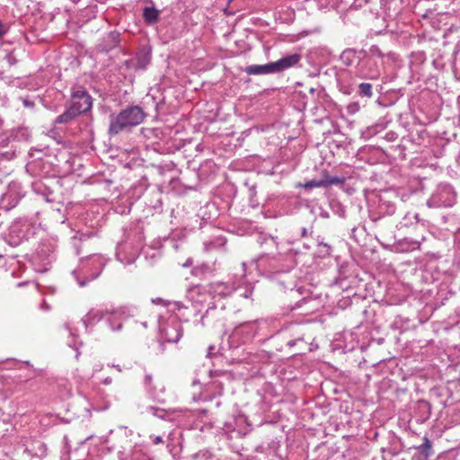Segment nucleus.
<instances>
[{"label":"nucleus","mask_w":460,"mask_h":460,"mask_svg":"<svg viewBox=\"0 0 460 460\" xmlns=\"http://www.w3.org/2000/svg\"><path fill=\"white\" fill-rule=\"evenodd\" d=\"M104 261L100 255H89L82 260L78 270L72 271L80 287H85L88 282L96 279L102 271Z\"/></svg>","instance_id":"2"},{"label":"nucleus","mask_w":460,"mask_h":460,"mask_svg":"<svg viewBox=\"0 0 460 460\" xmlns=\"http://www.w3.org/2000/svg\"><path fill=\"white\" fill-rule=\"evenodd\" d=\"M362 61H367V64L362 66V71L369 72V71H376L377 73V77L379 76V70L377 69V66L376 63L367 56V52L365 51V56H362Z\"/></svg>","instance_id":"28"},{"label":"nucleus","mask_w":460,"mask_h":460,"mask_svg":"<svg viewBox=\"0 0 460 460\" xmlns=\"http://www.w3.org/2000/svg\"><path fill=\"white\" fill-rule=\"evenodd\" d=\"M212 305L208 306V309L206 311V314L208 312L209 309H214L216 308V305H215V302L211 303Z\"/></svg>","instance_id":"49"},{"label":"nucleus","mask_w":460,"mask_h":460,"mask_svg":"<svg viewBox=\"0 0 460 460\" xmlns=\"http://www.w3.org/2000/svg\"><path fill=\"white\" fill-rule=\"evenodd\" d=\"M316 242L318 256L322 258L330 256L332 253V246L329 243L320 240L319 236L317 237Z\"/></svg>","instance_id":"25"},{"label":"nucleus","mask_w":460,"mask_h":460,"mask_svg":"<svg viewBox=\"0 0 460 460\" xmlns=\"http://www.w3.org/2000/svg\"><path fill=\"white\" fill-rule=\"evenodd\" d=\"M215 349V347L214 346H209L208 347V355L210 356L212 354V351Z\"/></svg>","instance_id":"48"},{"label":"nucleus","mask_w":460,"mask_h":460,"mask_svg":"<svg viewBox=\"0 0 460 460\" xmlns=\"http://www.w3.org/2000/svg\"><path fill=\"white\" fill-rule=\"evenodd\" d=\"M52 252V248L49 243H40L37 249V255L41 261L49 260Z\"/></svg>","instance_id":"26"},{"label":"nucleus","mask_w":460,"mask_h":460,"mask_svg":"<svg viewBox=\"0 0 460 460\" xmlns=\"http://www.w3.org/2000/svg\"><path fill=\"white\" fill-rule=\"evenodd\" d=\"M151 101H152V103L154 104L155 106V113L157 114L158 113V110H159V107H160V103L159 102H156L155 100V97L151 96L150 97Z\"/></svg>","instance_id":"39"},{"label":"nucleus","mask_w":460,"mask_h":460,"mask_svg":"<svg viewBox=\"0 0 460 460\" xmlns=\"http://www.w3.org/2000/svg\"><path fill=\"white\" fill-rule=\"evenodd\" d=\"M312 233H313L312 226L309 228H307V227L300 228V236L301 237H307V236L311 235Z\"/></svg>","instance_id":"34"},{"label":"nucleus","mask_w":460,"mask_h":460,"mask_svg":"<svg viewBox=\"0 0 460 460\" xmlns=\"http://www.w3.org/2000/svg\"><path fill=\"white\" fill-rule=\"evenodd\" d=\"M3 224V222H0V226Z\"/></svg>","instance_id":"55"},{"label":"nucleus","mask_w":460,"mask_h":460,"mask_svg":"<svg viewBox=\"0 0 460 460\" xmlns=\"http://www.w3.org/2000/svg\"><path fill=\"white\" fill-rule=\"evenodd\" d=\"M111 383H112V378L110 377V376L104 378L103 381H102V384H104V385H110Z\"/></svg>","instance_id":"43"},{"label":"nucleus","mask_w":460,"mask_h":460,"mask_svg":"<svg viewBox=\"0 0 460 460\" xmlns=\"http://www.w3.org/2000/svg\"><path fill=\"white\" fill-rule=\"evenodd\" d=\"M357 94L362 99H370L373 96V85L370 83L359 84Z\"/></svg>","instance_id":"23"},{"label":"nucleus","mask_w":460,"mask_h":460,"mask_svg":"<svg viewBox=\"0 0 460 460\" xmlns=\"http://www.w3.org/2000/svg\"><path fill=\"white\" fill-rule=\"evenodd\" d=\"M187 297L193 303L202 305L211 298L210 286L193 285L187 291Z\"/></svg>","instance_id":"9"},{"label":"nucleus","mask_w":460,"mask_h":460,"mask_svg":"<svg viewBox=\"0 0 460 460\" xmlns=\"http://www.w3.org/2000/svg\"><path fill=\"white\" fill-rule=\"evenodd\" d=\"M147 113L138 105H128L117 114H111L108 134L111 137L129 131L132 128L142 124Z\"/></svg>","instance_id":"1"},{"label":"nucleus","mask_w":460,"mask_h":460,"mask_svg":"<svg viewBox=\"0 0 460 460\" xmlns=\"http://www.w3.org/2000/svg\"><path fill=\"white\" fill-rule=\"evenodd\" d=\"M456 200V193L449 184H439L427 200L429 208L452 207Z\"/></svg>","instance_id":"4"},{"label":"nucleus","mask_w":460,"mask_h":460,"mask_svg":"<svg viewBox=\"0 0 460 460\" xmlns=\"http://www.w3.org/2000/svg\"><path fill=\"white\" fill-rule=\"evenodd\" d=\"M379 217L391 216L395 210V203L387 195L381 196L376 207Z\"/></svg>","instance_id":"18"},{"label":"nucleus","mask_w":460,"mask_h":460,"mask_svg":"<svg viewBox=\"0 0 460 460\" xmlns=\"http://www.w3.org/2000/svg\"><path fill=\"white\" fill-rule=\"evenodd\" d=\"M302 55L300 53H293L284 56L280 59L274 61L277 74L282 73L289 68L295 67L300 64Z\"/></svg>","instance_id":"12"},{"label":"nucleus","mask_w":460,"mask_h":460,"mask_svg":"<svg viewBox=\"0 0 460 460\" xmlns=\"http://www.w3.org/2000/svg\"><path fill=\"white\" fill-rule=\"evenodd\" d=\"M190 264H191V261H190V260H188V261H186V263L184 264V266H189V265H190Z\"/></svg>","instance_id":"50"},{"label":"nucleus","mask_w":460,"mask_h":460,"mask_svg":"<svg viewBox=\"0 0 460 460\" xmlns=\"http://www.w3.org/2000/svg\"><path fill=\"white\" fill-rule=\"evenodd\" d=\"M41 164V161H35L33 162L32 164H31L29 166L30 167H32V166H38Z\"/></svg>","instance_id":"46"},{"label":"nucleus","mask_w":460,"mask_h":460,"mask_svg":"<svg viewBox=\"0 0 460 460\" xmlns=\"http://www.w3.org/2000/svg\"><path fill=\"white\" fill-rule=\"evenodd\" d=\"M5 58L7 59L10 65H13L16 62L15 58L10 53L6 55Z\"/></svg>","instance_id":"38"},{"label":"nucleus","mask_w":460,"mask_h":460,"mask_svg":"<svg viewBox=\"0 0 460 460\" xmlns=\"http://www.w3.org/2000/svg\"><path fill=\"white\" fill-rule=\"evenodd\" d=\"M369 52L373 55V56H376L378 58H382L384 56L383 52L381 51V49H379L378 46L376 45H373L371 46V48L369 49Z\"/></svg>","instance_id":"33"},{"label":"nucleus","mask_w":460,"mask_h":460,"mask_svg":"<svg viewBox=\"0 0 460 460\" xmlns=\"http://www.w3.org/2000/svg\"><path fill=\"white\" fill-rule=\"evenodd\" d=\"M73 3H77L79 0H71Z\"/></svg>","instance_id":"53"},{"label":"nucleus","mask_w":460,"mask_h":460,"mask_svg":"<svg viewBox=\"0 0 460 460\" xmlns=\"http://www.w3.org/2000/svg\"><path fill=\"white\" fill-rule=\"evenodd\" d=\"M307 302V298L304 297L302 298L300 301H298L295 306L292 307V310L295 309V308H298V307H301L302 304L304 303H306Z\"/></svg>","instance_id":"41"},{"label":"nucleus","mask_w":460,"mask_h":460,"mask_svg":"<svg viewBox=\"0 0 460 460\" xmlns=\"http://www.w3.org/2000/svg\"><path fill=\"white\" fill-rule=\"evenodd\" d=\"M152 58V51L149 46H142L136 54V58L132 62H134V66L137 69H146L149 65Z\"/></svg>","instance_id":"16"},{"label":"nucleus","mask_w":460,"mask_h":460,"mask_svg":"<svg viewBox=\"0 0 460 460\" xmlns=\"http://www.w3.org/2000/svg\"><path fill=\"white\" fill-rule=\"evenodd\" d=\"M150 439L154 445H159V444H163L164 442V438L161 436L151 435Z\"/></svg>","instance_id":"35"},{"label":"nucleus","mask_w":460,"mask_h":460,"mask_svg":"<svg viewBox=\"0 0 460 460\" xmlns=\"http://www.w3.org/2000/svg\"><path fill=\"white\" fill-rule=\"evenodd\" d=\"M217 407H219L221 405V402L220 401H217V403H216Z\"/></svg>","instance_id":"51"},{"label":"nucleus","mask_w":460,"mask_h":460,"mask_svg":"<svg viewBox=\"0 0 460 460\" xmlns=\"http://www.w3.org/2000/svg\"><path fill=\"white\" fill-rule=\"evenodd\" d=\"M22 103H23L24 107L29 108V109H32L35 106V102L32 100H30L28 98L22 99Z\"/></svg>","instance_id":"36"},{"label":"nucleus","mask_w":460,"mask_h":460,"mask_svg":"<svg viewBox=\"0 0 460 460\" xmlns=\"http://www.w3.org/2000/svg\"><path fill=\"white\" fill-rule=\"evenodd\" d=\"M10 30V25L0 20V39H2Z\"/></svg>","instance_id":"31"},{"label":"nucleus","mask_w":460,"mask_h":460,"mask_svg":"<svg viewBox=\"0 0 460 460\" xmlns=\"http://www.w3.org/2000/svg\"><path fill=\"white\" fill-rule=\"evenodd\" d=\"M389 3L390 0H355L351 8L363 9L364 13L377 17L385 13Z\"/></svg>","instance_id":"6"},{"label":"nucleus","mask_w":460,"mask_h":460,"mask_svg":"<svg viewBox=\"0 0 460 460\" xmlns=\"http://www.w3.org/2000/svg\"><path fill=\"white\" fill-rule=\"evenodd\" d=\"M420 245V243L416 241H411L409 244V247L408 249H411V250H415L416 248H418Z\"/></svg>","instance_id":"40"},{"label":"nucleus","mask_w":460,"mask_h":460,"mask_svg":"<svg viewBox=\"0 0 460 460\" xmlns=\"http://www.w3.org/2000/svg\"><path fill=\"white\" fill-rule=\"evenodd\" d=\"M344 181V177L332 176L328 174V172H324L323 178L307 181L303 184V187L305 190H312L313 188H325L332 185H339L342 184Z\"/></svg>","instance_id":"10"},{"label":"nucleus","mask_w":460,"mask_h":460,"mask_svg":"<svg viewBox=\"0 0 460 460\" xmlns=\"http://www.w3.org/2000/svg\"><path fill=\"white\" fill-rule=\"evenodd\" d=\"M120 42V33L117 31H110L105 35L97 45V49L100 52H109L117 48Z\"/></svg>","instance_id":"13"},{"label":"nucleus","mask_w":460,"mask_h":460,"mask_svg":"<svg viewBox=\"0 0 460 460\" xmlns=\"http://www.w3.org/2000/svg\"><path fill=\"white\" fill-rule=\"evenodd\" d=\"M210 292H211V299H225L231 296L235 291V287L234 284H229L226 282L217 281L209 283Z\"/></svg>","instance_id":"11"},{"label":"nucleus","mask_w":460,"mask_h":460,"mask_svg":"<svg viewBox=\"0 0 460 460\" xmlns=\"http://www.w3.org/2000/svg\"><path fill=\"white\" fill-rule=\"evenodd\" d=\"M80 114L75 111L73 108H71L68 104L66 105V110L63 113L56 117L54 123L68 125L75 121Z\"/></svg>","instance_id":"20"},{"label":"nucleus","mask_w":460,"mask_h":460,"mask_svg":"<svg viewBox=\"0 0 460 460\" xmlns=\"http://www.w3.org/2000/svg\"><path fill=\"white\" fill-rule=\"evenodd\" d=\"M42 184L40 182H35L32 184V188L34 190L35 192L37 193H41L42 195H45V193H43L41 191V189H42Z\"/></svg>","instance_id":"37"},{"label":"nucleus","mask_w":460,"mask_h":460,"mask_svg":"<svg viewBox=\"0 0 460 460\" xmlns=\"http://www.w3.org/2000/svg\"><path fill=\"white\" fill-rule=\"evenodd\" d=\"M252 289L246 290L242 296L245 298H249L252 296Z\"/></svg>","instance_id":"42"},{"label":"nucleus","mask_w":460,"mask_h":460,"mask_svg":"<svg viewBox=\"0 0 460 460\" xmlns=\"http://www.w3.org/2000/svg\"><path fill=\"white\" fill-rule=\"evenodd\" d=\"M183 334V328L181 323L177 320L168 321L161 327V337L165 341L170 343H176L180 341Z\"/></svg>","instance_id":"7"},{"label":"nucleus","mask_w":460,"mask_h":460,"mask_svg":"<svg viewBox=\"0 0 460 460\" xmlns=\"http://www.w3.org/2000/svg\"><path fill=\"white\" fill-rule=\"evenodd\" d=\"M213 455L208 450H200L194 455V458L197 460H211Z\"/></svg>","instance_id":"29"},{"label":"nucleus","mask_w":460,"mask_h":460,"mask_svg":"<svg viewBox=\"0 0 460 460\" xmlns=\"http://www.w3.org/2000/svg\"><path fill=\"white\" fill-rule=\"evenodd\" d=\"M414 449L415 453L412 456V460H429V457L434 454L432 442L427 436L423 438V443L418 447H415Z\"/></svg>","instance_id":"15"},{"label":"nucleus","mask_w":460,"mask_h":460,"mask_svg":"<svg viewBox=\"0 0 460 460\" xmlns=\"http://www.w3.org/2000/svg\"><path fill=\"white\" fill-rule=\"evenodd\" d=\"M47 445L41 441H36L31 445V451L33 453V456L37 457H45L47 456Z\"/></svg>","instance_id":"24"},{"label":"nucleus","mask_w":460,"mask_h":460,"mask_svg":"<svg viewBox=\"0 0 460 460\" xmlns=\"http://www.w3.org/2000/svg\"><path fill=\"white\" fill-rule=\"evenodd\" d=\"M103 316L104 314L102 310L91 309L84 317L83 322L85 327L87 328L89 325H93L95 323L101 321L103 318Z\"/></svg>","instance_id":"22"},{"label":"nucleus","mask_w":460,"mask_h":460,"mask_svg":"<svg viewBox=\"0 0 460 460\" xmlns=\"http://www.w3.org/2000/svg\"><path fill=\"white\" fill-rule=\"evenodd\" d=\"M258 332V324L256 322L243 323L236 326L232 332L233 339H240L241 342L246 343L251 341Z\"/></svg>","instance_id":"8"},{"label":"nucleus","mask_w":460,"mask_h":460,"mask_svg":"<svg viewBox=\"0 0 460 460\" xmlns=\"http://www.w3.org/2000/svg\"><path fill=\"white\" fill-rule=\"evenodd\" d=\"M84 240H86V235L84 234H80V235H75L73 238H72V244L73 246L75 248L76 250V254L79 255L81 253L80 250H79V243H82L84 242Z\"/></svg>","instance_id":"30"},{"label":"nucleus","mask_w":460,"mask_h":460,"mask_svg":"<svg viewBox=\"0 0 460 460\" xmlns=\"http://www.w3.org/2000/svg\"><path fill=\"white\" fill-rule=\"evenodd\" d=\"M146 388L152 398L158 402H164L165 399L161 396L164 393V386H162L159 391L153 385V376L151 374H146L144 378Z\"/></svg>","instance_id":"19"},{"label":"nucleus","mask_w":460,"mask_h":460,"mask_svg":"<svg viewBox=\"0 0 460 460\" xmlns=\"http://www.w3.org/2000/svg\"><path fill=\"white\" fill-rule=\"evenodd\" d=\"M61 460H69V453L67 451L62 454Z\"/></svg>","instance_id":"44"},{"label":"nucleus","mask_w":460,"mask_h":460,"mask_svg":"<svg viewBox=\"0 0 460 460\" xmlns=\"http://www.w3.org/2000/svg\"><path fill=\"white\" fill-rule=\"evenodd\" d=\"M111 328L113 330V331H120L121 328H122V324L121 323H119L116 327L112 326L111 324Z\"/></svg>","instance_id":"45"},{"label":"nucleus","mask_w":460,"mask_h":460,"mask_svg":"<svg viewBox=\"0 0 460 460\" xmlns=\"http://www.w3.org/2000/svg\"><path fill=\"white\" fill-rule=\"evenodd\" d=\"M309 91L311 93H313L314 92V88L311 87Z\"/></svg>","instance_id":"52"},{"label":"nucleus","mask_w":460,"mask_h":460,"mask_svg":"<svg viewBox=\"0 0 460 460\" xmlns=\"http://www.w3.org/2000/svg\"><path fill=\"white\" fill-rule=\"evenodd\" d=\"M146 3H148L149 5H146L143 8L142 17L146 24L147 25H155L160 20L161 11L158 10L153 2V0H144Z\"/></svg>","instance_id":"14"},{"label":"nucleus","mask_w":460,"mask_h":460,"mask_svg":"<svg viewBox=\"0 0 460 460\" xmlns=\"http://www.w3.org/2000/svg\"><path fill=\"white\" fill-rule=\"evenodd\" d=\"M298 343H303L305 345V342L304 341V339L302 337H297L296 339H292L287 341V346L289 348H293L295 345Z\"/></svg>","instance_id":"32"},{"label":"nucleus","mask_w":460,"mask_h":460,"mask_svg":"<svg viewBox=\"0 0 460 460\" xmlns=\"http://www.w3.org/2000/svg\"><path fill=\"white\" fill-rule=\"evenodd\" d=\"M243 71L250 75L277 74L274 62H270L265 65H250L247 66Z\"/></svg>","instance_id":"17"},{"label":"nucleus","mask_w":460,"mask_h":460,"mask_svg":"<svg viewBox=\"0 0 460 460\" xmlns=\"http://www.w3.org/2000/svg\"><path fill=\"white\" fill-rule=\"evenodd\" d=\"M66 104L82 115L92 110L93 98L85 89L79 87L72 92L70 101Z\"/></svg>","instance_id":"5"},{"label":"nucleus","mask_w":460,"mask_h":460,"mask_svg":"<svg viewBox=\"0 0 460 460\" xmlns=\"http://www.w3.org/2000/svg\"><path fill=\"white\" fill-rule=\"evenodd\" d=\"M362 56H365V50H358L356 49H346L341 56V62L346 66H355V74L360 78L366 79H377V73L376 71H362V66L367 64V61H362Z\"/></svg>","instance_id":"3"},{"label":"nucleus","mask_w":460,"mask_h":460,"mask_svg":"<svg viewBox=\"0 0 460 460\" xmlns=\"http://www.w3.org/2000/svg\"><path fill=\"white\" fill-rule=\"evenodd\" d=\"M411 64H416V53L411 54Z\"/></svg>","instance_id":"47"},{"label":"nucleus","mask_w":460,"mask_h":460,"mask_svg":"<svg viewBox=\"0 0 460 460\" xmlns=\"http://www.w3.org/2000/svg\"><path fill=\"white\" fill-rule=\"evenodd\" d=\"M146 412L151 413L153 416L161 420H169V412L165 409L158 408L155 406H148Z\"/></svg>","instance_id":"27"},{"label":"nucleus","mask_w":460,"mask_h":460,"mask_svg":"<svg viewBox=\"0 0 460 460\" xmlns=\"http://www.w3.org/2000/svg\"><path fill=\"white\" fill-rule=\"evenodd\" d=\"M205 318V315H202L201 323H203V319Z\"/></svg>","instance_id":"54"},{"label":"nucleus","mask_w":460,"mask_h":460,"mask_svg":"<svg viewBox=\"0 0 460 460\" xmlns=\"http://www.w3.org/2000/svg\"><path fill=\"white\" fill-rule=\"evenodd\" d=\"M216 271L214 264L201 263L191 270V274L198 278L213 276Z\"/></svg>","instance_id":"21"}]
</instances>
